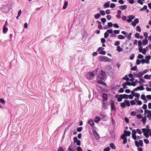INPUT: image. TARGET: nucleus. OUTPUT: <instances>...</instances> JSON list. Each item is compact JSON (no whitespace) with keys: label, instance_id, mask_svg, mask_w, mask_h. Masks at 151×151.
<instances>
[{"label":"nucleus","instance_id":"obj_55","mask_svg":"<svg viewBox=\"0 0 151 151\" xmlns=\"http://www.w3.org/2000/svg\"><path fill=\"white\" fill-rule=\"evenodd\" d=\"M137 69V67L136 66H134L133 67L131 68V70H135Z\"/></svg>","mask_w":151,"mask_h":151},{"label":"nucleus","instance_id":"obj_29","mask_svg":"<svg viewBox=\"0 0 151 151\" xmlns=\"http://www.w3.org/2000/svg\"><path fill=\"white\" fill-rule=\"evenodd\" d=\"M142 121L143 122V123L144 124H145L146 122V121L147 120L146 118V116L145 117V118H142Z\"/></svg>","mask_w":151,"mask_h":151},{"label":"nucleus","instance_id":"obj_56","mask_svg":"<svg viewBox=\"0 0 151 151\" xmlns=\"http://www.w3.org/2000/svg\"><path fill=\"white\" fill-rule=\"evenodd\" d=\"M127 85L125 83H123L122 85V86L124 88H128V87L127 86Z\"/></svg>","mask_w":151,"mask_h":151},{"label":"nucleus","instance_id":"obj_13","mask_svg":"<svg viewBox=\"0 0 151 151\" xmlns=\"http://www.w3.org/2000/svg\"><path fill=\"white\" fill-rule=\"evenodd\" d=\"M120 96L123 99H127L128 98V95L126 94H120Z\"/></svg>","mask_w":151,"mask_h":151},{"label":"nucleus","instance_id":"obj_39","mask_svg":"<svg viewBox=\"0 0 151 151\" xmlns=\"http://www.w3.org/2000/svg\"><path fill=\"white\" fill-rule=\"evenodd\" d=\"M144 35L145 37V39H147L148 37V34L147 32H145L144 33Z\"/></svg>","mask_w":151,"mask_h":151},{"label":"nucleus","instance_id":"obj_54","mask_svg":"<svg viewBox=\"0 0 151 151\" xmlns=\"http://www.w3.org/2000/svg\"><path fill=\"white\" fill-rule=\"evenodd\" d=\"M120 44V42L119 41H116L115 42V43H114V45L115 46H118V45H119Z\"/></svg>","mask_w":151,"mask_h":151},{"label":"nucleus","instance_id":"obj_12","mask_svg":"<svg viewBox=\"0 0 151 151\" xmlns=\"http://www.w3.org/2000/svg\"><path fill=\"white\" fill-rule=\"evenodd\" d=\"M103 100L104 101H106L107 99V94L104 93L103 96Z\"/></svg>","mask_w":151,"mask_h":151},{"label":"nucleus","instance_id":"obj_50","mask_svg":"<svg viewBox=\"0 0 151 151\" xmlns=\"http://www.w3.org/2000/svg\"><path fill=\"white\" fill-rule=\"evenodd\" d=\"M144 56L141 54H139L138 56V58L139 59H142L143 58Z\"/></svg>","mask_w":151,"mask_h":151},{"label":"nucleus","instance_id":"obj_35","mask_svg":"<svg viewBox=\"0 0 151 151\" xmlns=\"http://www.w3.org/2000/svg\"><path fill=\"white\" fill-rule=\"evenodd\" d=\"M128 18L130 19H131L132 20L135 17L134 15H129V17H128Z\"/></svg>","mask_w":151,"mask_h":151},{"label":"nucleus","instance_id":"obj_49","mask_svg":"<svg viewBox=\"0 0 151 151\" xmlns=\"http://www.w3.org/2000/svg\"><path fill=\"white\" fill-rule=\"evenodd\" d=\"M113 26L115 28H118L119 27L118 24L117 23H114L113 24Z\"/></svg>","mask_w":151,"mask_h":151},{"label":"nucleus","instance_id":"obj_61","mask_svg":"<svg viewBox=\"0 0 151 151\" xmlns=\"http://www.w3.org/2000/svg\"><path fill=\"white\" fill-rule=\"evenodd\" d=\"M83 128L82 127H78L77 129V131L78 132H81L82 129Z\"/></svg>","mask_w":151,"mask_h":151},{"label":"nucleus","instance_id":"obj_63","mask_svg":"<svg viewBox=\"0 0 151 151\" xmlns=\"http://www.w3.org/2000/svg\"><path fill=\"white\" fill-rule=\"evenodd\" d=\"M130 103L132 105H134L135 104V103L134 100H131L130 101Z\"/></svg>","mask_w":151,"mask_h":151},{"label":"nucleus","instance_id":"obj_23","mask_svg":"<svg viewBox=\"0 0 151 151\" xmlns=\"http://www.w3.org/2000/svg\"><path fill=\"white\" fill-rule=\"evenodd\" d=\"M68 5V2L67 1H65L64 2V4L63 5V9H65Z\"/></svg>","mask_w":151,"mask_h":151},{"label":"nucleus","instance_id":"obj_2","mask_svg":"<svg viewBox=\"0 0 151 151\" xmlns=\"http://www.w3.org/2000/svg\"><path fill=\"white\" fill-rule=\"evenodd\" d=\"M97 77L100 81H103L106 77V73L103 71L101 70L99 72Z\"/></svg>","mask_w":151,"mask_h":151},{"label":"nucleus","instance_id":"obj_47","mask_svg":"<svg viewBox=\"0 0 151 151\" xmlns=\"http://www.w3.org/2000/svg\"><path fill=\"white\" fill-rule=\"evenodd\" d=\"M134 96H135L137 98H139L140 96V94L139 93H136L134 95Z\"/></svg>","mask_w":151,"mask_h":151},{"label":"nucleus","instance_id":"obj_32","mask_svg":"<svg viewBox=\"0 0 151 151\" xmlns=\"http://www.w3.org/2000/svg\"><path fill=\"white\" fill-rule=\"evenodd\" d=\"M123 80H126L127 81H129V78L127 76V75H126L123 77Z\"/></svg>","mask_w":151,"mask_h":151},{"label":"nucleus","instance_id":"obj_11","mask_svg":"<svg viewBox=\"0 0 151 151\" xmlns=\"http://www.w3.org/2000/svg\"><path fill=\"white\" fill-rule=\"evenodd\" d=\"M88 123L93 128V127L94 125V122L93 120L90 119L89 120L88 122Z\"/></svg>","mask_w":151,"mask_h":151},{"label":"nucleus","instance_id":"obj_52","mask_svg":"<svg viewBox=\"0 0 151 151\" xmlns=\"http://www.w3.org/2000/svg\"><path fill=\"white\" fill-rule=\"evenodd\" d=\"M113 26L112 23L111 22H108V26L109 27H111Z\"/></svg>","mask_w":151,"mask_h":151},{"label":"nucleus","instance_id":"obj_27","mask_svg":"<svg viewBox=\"0 0 151 151\" xmlns=\"http://www.w3.org/2000/svg\"><path fill=\"white\" fill-rule=\"evenodd\" d=\"M137 88L138 90H143L145 89L142 86L137 87Z\"/></svg>","mask_w":151,"mask_h":151},{"label":"nucleus","instance_id":"obj_30","mask_svg":"<svg viewBox=\"0 0 151 151\" xmlns=\"http://www.w3.org/2000/svg\"><path fill=\"white\" fill-rule=\"evenodd\" d=\"M117 51L119 52H120L122 50V49L121 47L119 46H118L117 47V48L116 50Z\"/></svg>","mask_w":151,"mask_h":151},{"label":"nucleus","instance_id":"obj_24","mask_svg":"<svg viewBox=\"0 0 151 151\" xmlns=\"http://www.w3.org/2000/svg\"><path fill=\"white\" fill-rule=\"evenodd\" d=\"M101 17V15L100 14L98 13L95 14L94 16V17L96 19H98Z\"/></svg>","mask_w":151,"mask_h":151},{"label":"nucleus","instance_id":"obj_31","mask_svg":"<svg viewBox=\"0 0 151 151\" xmlns=\"http://www.w3.org/2000/svg\"><path fill=\"white\" fill-rule=\"evenodd\" d=\"M129 45L131 47H130V48L129 49L128 51V52H129L131 51L133 47L132 46V43H130Z\"/></svg>","mask_w":151,"mask_h":151},{"label":"nucleus","instance_id":"obj_20","mask_svg":"<svg viewBox=\"0 0 151 151\" xmlns=\"http://www.w3.org/2000/svg\"><path fill=\"white\" fill-rule=\"evenodd\" d=\"M124 101V102L125 103L126 105H127V106H130V104L129 101L127 100H125Z\"/></svg>","mask_w":151,"mask_h":151},{"label":"nucleus","instance_id":"obj_34","mask_svg":"<svg viewBox=\"0 0 151 151\" xmlns=\"http://www.w3.org/2000/svg\"><path fill=\"white\" fill-rule=\"evenodd\" d=\"M106 32L108 33H109V34H112L113 32V30L111 29L107 30Z\"/></svg>","mask_w":151,"mask_h":151},{"label":"nucleus","instance_id":"obj_3","mask_svg":"<svg viewBox=\"0 0 151 151\" xmlns=\"http://www.w3.org/2000/svg\"><path fill=\"white\" fill-rule=\"evenodd\" d=\"M99 59L100 61L104 62H110L111 59L108 58L106 56H101L99 57Z\"/></svg>","mask_w":151,"mask_h":151},{"label":"nucleus","instance_id":"obj_43","mask_svg":"<svg viewBox=\"0 0 151 151\" xmlns=\"http://www.w3.org/2000/svg\"><path fill=\"white\" fill-rule=\"evenodd\" d=\"M110 150V148L109 147H107L105 148L104 150V151H109Z\"/></svg>","mask_w":151,"mask_h":151},{"label":"nucleus","instance_id":"obj_58","mask_svg":"<svg viewBox=\"0 0 151 151\" xmlns=\"http://www.w3.org/2000/svg\"><path fill=\"white\" fill-rule=\"evenodd\" d=\"M101 21L103 23H105V22L106 21V19L105 18H103L101 19Z\"/></svg>","mask_w":151,"mask_h":151},{"label":"nucleus","instance_id":"obj_59","mask_svg":"<svg viewBox=\"0 0 151 151\" xmlns=\"http://www.w3.org/2000/svg\"><path fill=\"white\" fill-rule=\"evenodd\" d=\"M145 82V81L143 80L142 77L140 78V80L139 81V83H140L141 82L144 83Z\"/></svg>","mask_w":151,"mask_h":151},{"label":"nucleus","instance_id":"obj_26","mask_svg":"<svg viewBox=\"0 0 151 151\" xmlns=\"http://www.w3.org/2000/svg\"><path fill=\"white\" fill-rule=\"evenodd\" d=\"M8 30V29L7 28L5 27L4 26V27L3 28V32L4 33H6Z\"/></svg>","mask_w":151,"mask_h":151},{"label":"nucleus","instance_id":"obj_5","mask_svg":"<svg viewBox=\"0 0 151 151\" xmlns=\"http://www.w3.org/2000/svg\"><path fill=\"white\" fill-rule=\"evenodd\" d=\"M76 145L73 143H71L70 145L68 148V150L69 151H75V150L73 149V147L75 148L76 147Z\"/></svg>","mask_w":151,"mask_h":151},{"label":"nucleus","instance_id":"obj_44","mask_svg":"<svg viewBox=\"0 0 151 151\" xmlns=\"http://www.w3.org/2000/svg\"><path fill=\"white\" fill-rule=\"evenodd\" d=\"M144 135L147 138H148L149 137V134H148V133L147 132H145Z\"/></svg>","mask_w":151,"mask_h":151},{"label":"nucleus","instance_id":"obj_16","mask_svg":"<svg viewBox=\"0 0 151 151\" xmlns=\"http://www.w3.org/2000/svg\"><path fill=\"white\" fill-rule=\"evenodd\" d=\"M144 75V73L142 72H139L137 75V77L140 78H142V76Z\"/></svg>","mask_w":151,"mask_h":151},{"label":"nucleus","instance_id":"obj_40","mask_svg":"<svg viewBox=\"0 0 151 151\" xmlns=\"http://www.w3.org/2000/svg\"><path fill=\"white\" fill-rule=\"evenodd\" d=\"M102 81H100L99 79H98V80H97V82L99 83H100V84L102 83L104 85H106V83H104Z\"/></svg>","mask_w":151,"mask_h":151},{"label":"nucleus","instance_id":"obj_62","mask_svg":"<svg viewBox=\"0 0 151 151\" xmlns=\"http://www.w3.org/2000/svg\"><path fill=\"white\" fill-rule=\"evenodd\" d=\"M77 145L78 146H80L81 145V141L80 140H78L76 142Z\"/></svg>","mask_w":151,"mask_h":151},{"label":"nucleus","instance_id":"obj_64","mask_svg":"<svg viewBox=\"0 0 151 151\" xmlns=\"http://www.w3.org/2000/svg\"><path fill=\"white\" fill-rule=\"evenodd\" d=\"M77 151H82V150L81 148L80 147H78L77 148Z\"/></svg>","mask_w":151,"mask_h":151},{"label":"nucleus","instance_id":"obj_10","mask_svg":"<svg viewBox=\"0 0 151 151\" xmlns=\"http://www.w3.org/2000/svg\"><path fill=\"white\" fill-rule=\"evenodd\" d=\"M120 94L119 95H116L115 97L116 98H117V101L118 102H121L122 100V98H121L120 96Z\"/></svg>","mask_w":151,"mask_h":151},{"label":"nucleus","instance_id":"obj_7","mask_svg":"<svg viewBox=\"0 0 151 151\" xmlns=\"http://www.w3.org/2000/svg\"><path fill=\"white\" fill-rule=\"evenodd\" d=\"M147 111L148 112L147 116L149 120H151V111L149 110H145V113H146Z\"/></svg>","mask_w":151,"mask_h":151},{"label":"nucleus","instance_id":"obj_42","mask_svg":"<svg viewBox=\"0 0 151 151\" xmlns=\"http://www.w3.org/2000/svg\"><path fill=\"white\" fill-rule=\"evenodd\" d=\"M114 32L115 34H118L119 33L120 31L119 30H115L114 31Z\"/></svg>","mask_w":151,"mask_h":151},{"label":"nucleus","instance_id":"obj_8","mask_svg":"<svg viewBox=\"0 0 151 151\" xmlns=\"http://www.w3.org/2000/svg\"><path fill=\"white\" fill-rule=\"evenodd\" d=\"M93 134L95 137L96 139L97 140H98L100 139V137H99V134L96 131H95L93 133Z\"/></svg>","mask_w":151,"mask_h":151},{"label":"nucleus","instance_id":"obj_17","mask_svg":"<svg viewBox=\"0 0 151 151\" xmlns=\"http://www.w3.org/2000/svg\"><path fill=\"white\" fill-rule=\"evenodd\" d=\"M148 40L147 39H145L143 40L142 41L143 45H147L148 44Z\"/></svg>","mask_w":151,"mask_h":151},{"label":"nucleus","instance_id":"obj_46","mask_svg":"<svg viewBox=\"0 0 151 151\" xmlns=\"http://www.w3.org/2000/svg\"><path fill=\"white\" fill-rule=\"evenodd\" d=\"M146 50L145 48L143 49L142 50V52H142L143 54H145L146 53Z\"/></svg>","mask_w":151,"mask_h":151},{"label":"nucleus","instance_id":"obj_19","mask_svg":"<svg viewBox=\"0 0 151 151\" xmlns=\"http://www.w3.org/2000/svg\"><path fill=\"white\" fill-rule=\"evenodd\" d=\"M95 118L96 119L95 120V122L96 123H98L100 120V117L98 116H96Z\"/></svg>","mask_w":151,"mask_h":151},{"label":"nucleus","instance_id":"obj_38","mask_svg":"<svg viewBox=\"0 0 151 151\" xmlns=\"http://www.w3.org/2000/svg\"><path fill=\"white\" fill-rule=\"evenodd\" d=\"M144 78L145 79H150V76H149L148 75H145L144 77Z\"/></svg>","mask_w":151,"mask_h":151},{"label":"nucleus","instance_id":"obj_21","mask_svg":"<svg viewBox=\"0 0 151 151\" xmlns=\"http://www.w3.org/2000/svg\"><path fill=\"white\" fill-rule=\"evenodd\" d=\"M109 1H108L106 3L104 4V6L105 8H108L109 7Z\"/></svg>","mask_w":151,"mask_h":151},{"label":"nucleus","instance_id":"obj_9","mask_svg":"<svg viewBox=\"0 0 151 151\" xmlns=\"http://www.w3.org/2000/svg\"><path fill=\"white\" fill-rule=\"evenodd\" d=\"M102 107L104 108L107 109L108 107V104L106 101H104L102 104Z\"/></svg>","mask_w":151,"mask_h":151},{"label":"nucleus","instance_id":"obj_4","mask_svg":"<svg viewBox=\"0 0 151 151\" xmlns=\"http://www.w3.org/2000/svg\"><path fill=\"white\" fill-rule=\"evenodd\" d=\"M135 143V145L137 147H138L139 145L141 146H142L143 145V141L142 140H140L139 141V142L137 141H135L134 142Z\"/></svg>","mask_w":151,"mask_h":151},{"label":"nucleus","instance_id":"obj_25","mask_svg":"<svg viewBox=\"0 0 151 151\" xmlns=\"http://www.w3.org/2000/svg\"><path fill=\"white\" fill-rule=\"evenodd\" d=\"M110 147L112 149H116V147H115V146L114 145V144L112 143H111L110 144Z\"/></svg>","mask_w":151,"mask_h":151},{"label":"nucleus","instance_id":"obj_45","mask_svg":"<svg viewBox=\"0 0 151 151\" xmlns=\"http://www.w3.org/2000/svg\"><path fill=\"white\" fill-rule=\"evenodd\" d=\"M132 35V33H130L128 34L127 38L129 40L131 39Z\"/></svg>","mask_w":151,"mask_h":151},{"label":"nucleus","instance_id":"obj_60","mask_svg":"<svg viewBox=\"0 0 151 151\" xmlns=\"http://www.w3.org/2000/svg\"><path fill=\"white\" fill-rule=\"evenodd\" d=\"M134 22L136 24H137L139 23V20L138 18H136L134 19Z\"/></svg>","mask_w":151,"mask_h":151},{"label":"nucleus","instance_id":"obj_15","mask_svg":"<svg viewBox=\"0 0 151 151\" xmlns=\"http://www.w3.org/2000/svg\"><path fill=\"white\" fill-rule=\"evenodd\" d=\"M127 6L126 5L121 6H119V9L122 10H124L125 9L127 8Z\"/></svg>","mask_w":151,"mask_h":151},{"label":"nucleus","instance_id":"obj_14","mask_svg":"<svg viewBox=\"0 0 151 151\" xmlns=\"http://www.w3.org/2000/svg\"><path fill=\"white\" fill-rule=\"evenodd\" d=\"M124 133L126 136H129L131 134V133L129 131L125 130L124 131Z\"/></svg>","mask_w":151,"mask_h":151},{"label":"nucleus","instance_id":"obj_57","mask_svg":"<svg viewBox=\"0 0 151 151\" xmlns=\"http://www.w3.org/2000/svg\"><path fill=\"white\" fill-rule=\"evenodd\" d=\"M136 131L139 134H142V132L141 130L139 129H136Z\"/></svg>","mask_w":151,"mask_h":151},{"label":"nucleus","instance_id":"obj_41","mask_svg":"<svg viewBox=\"0 0 151 151\" xmlns=\"http://www.w3.org/2000/svg\"><path fill=\"white\" fill-rule=\"evenodd\" d=\"M109 34L107 32H106L104 34V37L105 38H106L109 36Z\"/></svg>","mask_w":151,"mask_h":151},{"label":"nucleus","instance_id":"obj_51","mask_svg":"<svg viewBox=\"0 0 151 151\" xmlns=\"http://www.w3.org/2000/svg\"><path fill=\"white\" fill-rule=\"evenodd\" d=\"M141 98L143 100H145L146 99V97L145 95L144 94H142L141 95Z\"/></svg>","mask_w":151,"mask_h":151},{"label":"nucleus","instance_id":"obj_1","mask_svg":"<svg viewBox=\"0 0 151 151\" xmlns=\"http://www.w3.org/2000/svg\"><path fill=\"white\" fill-rule=\"evenodd\" d=\"M98 72V69H95L92 72L89 73L86 75L87 78L90 80L93 79L95 77Z\"/></svg>","mask_w":151,"mask_h":151},{"label":"nucleus","instance_id":"obj_33","mask_svg":"<svg viewBox=\"0 0 151 151\" xmlns=\"http://www.w3.org/2000/svg\"><path fill=\"white\" fill-rule=\"evenodd\" d=\"M136 30L138 32H140L141 31V29L139 26H137V27Z\"/></svg>","mask_w":151,"mask_h":151},{"label":"nucleus","instance_id":"obj_18","mask_svg":"<svg viewBox=\"0 0 151 151\" xmlns=\"http://www.w3.org/2000/svg\"><path fill=\"white\" fill-rule=\"evenodd\" d=\"M111 110H115L116 109V106L114 103H112L111 104Z\"/></svg>","mask_w":151,"mask_h":151},{"label":"nucleus","instance_id":"obj_28","mask_svg":"<svg viewBox=\"0 0 151 151\" xmlns=\"http://www.w3.org/2000/svg\"><path fill=\"white\" fill-rule=\"evenodd\" d=\"M120 105H121V106L122 108H124L126 106V104H125V103L124 102L121 103V104Z\"/></svg>","mask_w":151,"mask_h":151},{"label":"nucleus","instance_id":"obj_36","mask_svg":"<svg viewBox=\"0 0 151 151\" xmlns=\"http://www.w3.org/2000/svg\"><path fill=\"white\" fill-rule=\"evenodd\" d=\"M135 37L137 38H139V34L138 33H136L135 35Z\"/></svg>","mask_w":151,"mask_h":151},{"label":"nucleus","instance_id":"obj_53","mask_svg":"<svg viewBox=\"0 0 151 151\" xmlns=\"http://www.w3.org/2000/svg\"><path fill=\"white\" fill-rule=\"evenodd\" d=\"M134 54H132L130 55V59L131 60H133L134 58Z\"/></svg>","mask_w":151,"mask_h":151},{"label":"nucleus","instance_id":"obj_48","mask_svg":"<svg viewBox=\"0 0 151 151\" xmlns=\"http://www.w3.org/2000/svg\"><path fill=\"white\" fill-rule=\"evenodd\" d=\"M116 6L115 4L114 3H111L110 5V7L111 8H114Z\"/></svg>","mask_w":151,"mask_h":151},{"label":"nucleus","instance_id":"obj_6","mask_svg":"<svg viewBox=\"0 0 151 151\" xmlns=\"http://www.w3.org/2000/svg\"><path fill=\"white\" fill-rule=\"evenodd\" d=\"M136 131L135 129H133L132 130V138L135 140H136L137 139L136 135Z\"/></svg>","mask_w":151,"mask_h":151},{"label":"nucleus","instance_id":"obj_37","mask_svg":"<svg viewBox=\"0 0 151 151\" xmlns=\"http://www.w3.org/2000/svg\"><path fill=\"white\" fill-rule=\"evenodd\" d=\"M99 53L101 54L104 55L106 54V52L105 51L102 50L99 52Z\"/></svg>","mask_w":151,"mask_h":151},{"label":"nucleus","instance_id":"obj_22","mask_svg":"<svg viewBox=\"0 0 151 151\" xmlns=\"http://www.w3.org/2000/svg\"><path fill=\"white\" fill-rule=\"evenodd\" d=\"M118 38L119 39L123 40L125 38V37L122 35H119L118 36Z\"/></svg>","mask_w":151,"mask_h":151}]
</instances>
